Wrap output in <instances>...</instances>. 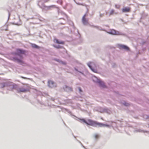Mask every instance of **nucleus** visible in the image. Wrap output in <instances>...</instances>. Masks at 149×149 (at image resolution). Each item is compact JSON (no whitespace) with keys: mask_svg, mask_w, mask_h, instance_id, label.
I'll return each mask as SVG.
<instances>
[{"mask_svg":"<svg viewBox=\"0 0 149 149\" xmlns=\"http://www.w3.org/2000/svg\"><path fill=\"white\" fill-rule=\"evenodd\" d=\"M65 110L68 112L72 116H73L77 118L72 113V112L68 109H65ZM78 120L76 119L77 120L79 121L81 123L82 122L86 124L87 125H90L95 127H109L110 126L109 125L107 124H104L103 123H100L91 119H88L86 120L84 118H77Z\"/></svg>","mask_w":149,"mask_h":149,"instance_id":"1","label":"nucleus"},{"mask_svg":"<svg viewBox=\"0 0 149 149\" xmlns=\"http://www.w3.org/2000/svg\"><path fill=\"white\" fill-rule=\"evenodd\" d=\"M26 51L22 49L18 48L16 50V52L10 53V54L14 56H18L19 58L17 56L10 57V59L14 62H17L21 65H23L24 64V62L23 61V55L25 54Z\"/></svg>","mask_w":149,"mask_h":149,"instance_id":"2","label":"nucleus"},{"mask_svg":"<svg viewBox=\"0 0 149 149\" xmlns=\"http://www.w3.org/2000/svg\"><path fill=\"white\" fill-rule=\"evenodd\" d=\"M38 6L40 8L42 9H45L46 10H50L52 8H56L57 9V11L58 13H61L62 14H64L66 17H67V15L65 13L63 12L60 10L58 7H57L55 5H52L51 6H45V4H42L41 6H40L39 4H38Z\"/></svg>","mask_w":149,"mask_h":149,"instance_id":"3","label":"nucleus"},{"mask_svg":"<svg viewBox=\"0 0 149 149\" xmlns=\"http://www.w3.org/2000/svg\"><path fill=\"white\" fill-rule=\"evenodd\" d=\"M87 65L91 70L94 72L97 73L98 71L97 70L93 68V65H95L94 63L92 62H89L87 63Z\"/></svg>","mask_w":149,"mask_h":149,"instance_id":"4","label":"nucleus"},{"mask_svg":"<svg viewBox=\"0 0 149 149\" xmlns=\"http://www.w3.org/2000/svg\"><path fill=\"white\" fill-rule=\"evenodd\" d=\"M11 86V83L9 82H3L0 83V88L2 89L5 87L9 88Z\"/></svg>","mask_w":149,"mask_h":149,"instance_id":"5","label":"nucleus"},{"mask_svg":"<svg viewBox=\"0 0 149 149\" xmlns=\"http://www.w3.org/2000/svg\"><path fill=\"white\" fill-rule=\"evenodd\" d=\"M117 47L120 49H123L127 51L130 50L129 47L127 45L121 44H118L117 45Z\"/></svg>","mask_w":149,"mask_h":149,"instance_id":"6","label":"nucleus"},{"mask_svg":"<svg viewBox=\"0 0 149 149\" xmlns=\"http://www.w3.org/2000/svg\"><path fill=\"white\" fill-rule=\"evenodd\" d=\"M29 91V90L27 88H20L17 89V92L18 93H26Z\"/></svg>","mask_w":149,"mask_h":149,"instance_id":"7","label":"nucleus"},{"mask_svg":"<svg viewBox=\"0 0 149 149\" xmlns=\"http://www.w3.org/2000/svg\"><path fill=\"white\" fill-rule=\"evenodd\" d=\"M18 86L17 85L15 84H14L13 85L11 84V86L9 88H7V89L8 90L12 91L13 89H16L17 90Z\"/></svg>","mask_w":149,"mask_h":149,"instance_id":"8","label":"nucleus"},{"mask_svg":"<svg viewBox=\"0 0 149 149\" xmlns=\"http://www.w3.org/2000/svg\"><path fill=\"white\" fill-rule=\"evenodd\" d=\"M101 113L106 112L108 114H110L111 112V110L108 108H102L100 111Z\"/></svg>","mask_w":149,"mask_h":149,"instance_id":"9","label":"nucleus"},{"mask_svg":"<svg viewBox=\"0 0 149 149\" xmlns=\"http://www.w3.org/2000/svg\"><path fill=\"white\" fill-rule=\"evenodd\" d=\"M97 84H98L99 86L100 87L102 88H107V86L100 79L99 81H98V82Z\"/></svg>","mask_w":149,"mask_h":149,"instance_id":"10","label":"nucleus"},{"mask_svg":"<svg viewBox=\"0 0 149 149\" xmlns=\"http://www.w3.org/2000/svg\"><path fill=\"white\" fill-rule=\"evenodd\" d=\"M48 86L51 88L54 87L55 84L54 81L52 80H49L48 82Z\"/></svg>","mask_w":149,"mask_h":149,"instance_id":"11","label":"nucleus"},{"mask_svg":"<svg viewBox=\"0 0 149 149\" xmlns=\"http://www.w3.org/2000/svg\"><path fill=\"white\" fill-rule=\"evenodd\" d=\"M63 89L65 91L67 92L70 91H72V89L70 87L67 85H65V86L63 87Z\"/></svg>","mask_w":149,"mask_h":149,"instance_id":"12","label":"nucleus"},{"mask_svg":"<svg viewBox=\"0 0 149 149\" xmlns=\"http://www.w3.org/2000/svg\"><path fill=\"white\" fill-rule=\"evenodd\" d=\"M92 79L93 81L94 82L97 84L100 80V79L98 78L95 76H93L92 77Z\"/></svg>","mask_w":149,"mask_h":149,"instance_id":"13","label":"nucleus"},{"mask_svg":"<svg viewBox=\"0 0 149 149\" xmlns=\"http://www.w3.org/2000/svg\"><path fill=\"white\" fill-rule=\"evenodd\" d=\"M134 132H144V133H148V131L146 130H144L140 129H136L134 131Z\"/></svg>","mask_w":149,"mask_h":149,"instance_id":"14","label":"nucleus"},{"mask_svg":"<svg viewBox=\"0 0 149 149\" xmlns=\"http://www.w3.org/2000/svg\"><path fill=\"white\" fill-rule=\"evenodd\" d=\"M130 10V8L128 7H125L122 9L123 12L126 13L128 12Z\"/></svg>","mask_w":149,"mask_h":149,"instance_id":"15","label":"nucleus"},{"mask_svg":"<svg viewBox=\"0 0 149 149\" xmlns=\"http://www.w3.org/2000/svg\"><path fill=\"white\" fill-rule=\"evenodd\" d=\"M72 134L73 136L74 137L75 139L81 145V146H82V147H83L85 149H87L76 138V136L74 135L73 133H72Z\"/></svg>","mask_w":149,"mask_h":149,"instance_id":"16","label":"nucleus"},{"mask_svg":"<svg viewBox=\"0 0 149 149\" xmlns=\"http://www.w3.org/2000/svg\"><path fill=\"white\" fill-rule=\"evenodd\" d=\"M84 17H83L82 19V22L83 24L84 25L88 23V20L85 18H84Z\"/></svg>","mask_w":149,"mask_h":149,"instance_id":"17","label":"nucleus"},{"mask_svg":"<svg viewBox=\"0 0 149 149\" xmlns=\"http://www.w3.org/2000/svg\"><path fill=\"white\" fill-rule=\"evenodd\" d=\"M116 32H115V35H121L123 36H126V35L125 33H123L119 32L117 31L116 30Z\"/></svg>","mask_w":149,"mask_h":149,"instance_id":"18","label":"nucleus"},{"mask_svg":"<svg viewBox=\"0 0 149 149\" xmlns=\"http://www.w3.org/2000/svg\"><path fill=\"white\" fill-rule=\"evenodd\" d=\"M31 45L32 47H33V48L39 49L40 48V46L36 45L35 44L32 43L31 44Z\"/></svg>","mask_w":149,"mask_h":149,"instance_id":"19","label":"nucleus"},{"mask_svg":"<svg viewBox=\"0 0 149 149\" xmlns=\"http://www.w3.org/2000/svg\"><path fill=\"white\" fill-rule=\"evenodd\" d=\"M53 46L57 49H59L60 48H63V47L60 46L59 45H53Z\"/></svg>","mask_w":149,"mask_h":149,"instance_id":"20","label":"nucleus"},{"mask_svg":"<svg viewBox=\"0 0 149 149\" xmlns=\"http://www.w3.org/2000/svg\"><path fill=\"white\" fill-rule=\"evenodd\" d=\"M116 32V30L114 29H112L110 32V33L112 35H115Z\"/></svg>","mask_w":149,"mask_h":149,"instance_id":"21","label":"nucleus"},{"mask_svg":"<svg viewBox=\"0 0 149 149\" xmlns=\"http://www.w3.org/2000/svg\"><path fill=\"white\" fill-rule=\"evenodd\" d=\"M123 104L126 107H128L130 105V104L129 103L125 101L123 102Z\"/></svg>","mask_w":149,"mask_h":149,"instance_id":"22","label":"nucleus"},{"mask_svg":"<svg viewBox=\"0 0 149 149\" xmlns=\"http://www.w3.org/2000/svg\"><path fill=\"white\" fill-rule=\"evenodd\" d=\"M69 24L71 26L73 27L74 28V23L72 22V21H70L68 22Z\"/></svg>","mask_w":149,"mask_h":149,"instance_id":"23","label":"nucleus"},{"mask_svg":"<svg viewBox=\"0 0 149 149\" xmlns=\"http://www.w3.org/2000/svg\"><path fill=\"white\" fill-rule=\"evenodd\" d=\"M79 92L80 94H81V93L83 92V91L82 89H81V88L80 87H78Z\"/></svg>","mask_w":149,"mask_h":149,"instance_id":"24","label":"nucleus"},{"mask_svg":"<svg viewBox=\"0 0 149 149\" xmlns=\"http://www.w3.org/2000/svg\"><path fill=\"white\" fill-rule=\"evenodd\" d=\"M57 2L58 3L60 4L61 5H62L63 3V1L62 0H58L57 1Z\"/></svg>","mask_w":149,"mask_h":149,"instance_id":"25","label":"nucleus"},{"mask_svg":"<svg viewBox=\"0 0 149 149\" xmlns=\"http://www.w3.org/2000/svg\"><path fill=\"white\" fill-rule=\"evenodd\" d=\"M54 60L56 61H57L59 63H60L61 60H60L56 58H54Z\"/></svg>","mask_w":149,"mask_h":149,"instance_id":"26","label":"nucleus"},{"mask_svg":"<svg viewBox=\"0 0 149 149\" xmlns=\"http://www.w3.org/2000/svg\"><path fill=\"white\" fill-rule=\"evenodd\" d=\"M54 42L57 43L58 44L59 41L58 40V39L56 38H55L54 39Z\"/></svg>","mask_w":149,"mask_h":149,"instance_id":"27","label":"nucleus"},{"mask_svg":"<svg viewBox=\"0 0 149 149\" xmlns=\"http://www.w3.org/2000/svg\"><path fill=\"white\" fill-rule=\"evenodd\" d=\"M114 10L113 9H112L109 15H112L114 13Z\"/></svg>","mask_w":149,"mask_h":149,"instance_id":"28","label":"nucleus"},{"mask_svg":"<svg viewBox=\"0 0 149 149\" xmlns=\"http://www.w3.org/2000/svg\"><path fill=\"white\" fill-rule=\"evenodd\" d=\"M76 3L79 5H81L83 6H86V4L84 3Z\"/></svg>","mask_w":149,"mask_h":149,"instance_id":"29","label":"nucleus"},{"mask_svg":"<svg viewBox=\"0 0 149 149\" xmlns=\"http://www.w3.org/2000/svg\"><path fill=\"white\" fill-rule=\"evenodd\" d=\"M60 63H62L63 65H66V63L65 62L63 61L62 60L61 61Z\"/></svg>","mask_w":149,"mask_h":149,"instance_id":"30","label":"nucleus"},{"mask_svg":"<svg viewBox=\"0 0 149 149\" xmlns=\"http://www.w3.org/2000/svg\"><path fill=\"white\" fill-rule=\"evenodd\" d=\"M99 137V135L97 134H95L94 135V137L95 139H97Z\"/></svg>","mask_w":149,"mask_h":149,"instance_id":"31","label":"nucleus"},{"mask_svg":"<svg viewBox=\"0 0 149 149\" xmlns=\"http://www.w3.org/2000/svg\"><path fill=\"white\" fill-rule=\"evenodd\" d=\"M91 26L95 28H96L97 29L98 28V26H96L92 25Z\"/></svg>","mask_w":149,"mask_h":149,"instance_id":"32","label":"nucleus"},{"mask_svg":"<svg viewBox=\"0 0 149 149\" xmlns=\"http://www.w3.org/2000/svg\"><path fill=\"white\" fill-rule=\"evenodd\" d=\"M64 43V42L63 41H60L59 42L58 44H63Z\"/></svg>","mask_w":149,"mask_h":149,"instance_id":"33","label":"nucleus"},{"mask_svg":"<svg viewBox=\"0 0 149 149\" xmlns=\"http://www.w3.org/2000/svg\"><path fill=\"white\" fill-rule=\"evenodd\" d=\"M8 20L10 18V14L9 12V11L8 10Z\"/></svg>","mask_w":149,"mask_h":149,"instance_id":"34","label":"nucleus"},{"mask_svg":"<svg viewBox=\"0 0 149 149\" xmlns=\"http://www.w3.org/2000/svg\"><path fill=\"white\" fill-rule=\"evenodd\" d=\"M79 72L82 75H83L84 76L85 75L84 74L83 72H82L80 71H79Z\"/></svg>","mask_w":149,"mask_h":149,"instance_id":"35","label":"nucleus"},{"mask_svg":"<svg viewBox=\"0 0 149 149\" xmlns=\"http://www.w3.org/2000/svg\"><path fill=\"white\" fill-rule=\"evenodd\" d=\"M74 70L76 71L77 72H79V71L78 69H77L75 67H74Z\"/></svg>","mask_w":149,"mask_h":149,"instance_id":"36","label":"nucleus"},{"mask_svg":"<svg viewBox=\"0 0 149 149\" xmlns=\"http://www.w3.org/2000/svg\"><path fill=\"white\" fill-rule=\"evenodd\" d=\"M103 14H100V17H102L103 15Z\"/></svg>","mask_w":149,"mask_h":149,"instance_id":"37","label":"nucleus"},{"mask_svg":"<svg viewBox=\"0 0 149 149\" xmlns=\"http://www.w3.org/2000/svg\"><path fill=\"white\" fill-rule=\"evenodd\" d=\"M12 24H16V25H19V24L17 23L16 24H15L14 22H13V23H12Z\"/></svg>","mask_w":149,"mask_h":149,"instance_id":"38","label":"nucleus"},{"mask_svg":"<svg viewBox=\"0 0 149 149\" xmlns=\"http://www.w3.org/2000/svg\"><path fill=\"white\" fill-rule=\"evenodd\" d=\"M116 64L115 63H113L112 65V67H114L115 66Z\"/></svg>","mask_w":149,"mask_h":149,"instance_id":"39","label":"nucleus"},{"mask_svg":"<svg viewBox=\"0 0 149 149\" xmlns=\"http://www.w3.org/2000/svg\"><path fill=\"white\" fill-rule=\"evenodd\" d=\"M51 100H52V101H54L55 99L54 98L52 97L51 98Z\"/></svg>","mask_w":149,"mask_h":149,"instance_id":"40","label":"nucleus"},{"mask_svg":"<svg viewBox=\"0 0 149 149\" xmlns=\"http://www.w3.org/2000/svg\"><path fill=\"white\" fill-rule=\"evenodd\" d=\"M86 13H85V14L84 15L83 17H84V18H85V17L86 16Z\"/></svg>","mask_w":149,"mask_h":149,"instance_id":"41","label":"nucleus"},{"mask_svg":"<svg viewBox=\"0 0 149 149\" xmlns=\"http://www.w3.org/2000/svg\"><path fill=\"white\" fill-rule=\"evenodd\" d=\"M146 116V119L149 118V116Z\"/></svg>","mask_w":149,"mask_h":149,"instance_id":"42","label":"nucleus"},{"mask_svg":"<svg viewBox=\"0 0 149 149\" xmlns=\"http://www.w3.org/2000/svg\"><path fill=\"white\" fill-rule=\"evenodd\" d=\"M63 8L65 9H66V6L63 7Z\"/></svg>","mask_w":149,"mask_h":149,"instance_id":"43","label":"nucleus"},{"mask_svg":"<svg viewBox=\"0 0 149 149\" xmlns=\"http://www.w3.org/2000/svg\"><path fill=\"white\" fill-rule=\"evenodd\" d=\"M49 0H46L45 1V2H47V1H49Z\"/></svg>","mask_w":149,"mask_h":149,"instance_id":"44","label":"nucleus"},{"mask_svg":"<svg viewBox=\"0 0 149 149\" xmlns=\"http://www.w3.org/2000/svg\"><path fill=\"white\" fill-rule=\"evenodd\" d=\"M60 24H62V25H63V24H63V23H62V22H61L60 23Z\"/></svg>","mask_w":149,"mask_h":149,"instance_id":"45","label":"nucleus"},{"mask_svg":"<svg viewBox=\"0 0 149 149\" xmlns=\"http://www.w3.org/2000/svg\"><path fill=\"white\" fill-rule=\"evenodd\" d=\"M88 9H87V10L86 12V13H88Z\"/></svg>","mask_w":149,"mask_h":149,"instance_id":"46","label":"nucleus"},{"mask_svg":"<svg viewBox=\"0 0 149 149\" xmlns=\"http://www.w3.org/2000/svg\"><path fill=\"white\" fill-rule=\"evenodd\" d=\"M22 78H23V79H26V78L25 77H22Z\"/></svg>","mask_w":149,"mask_h":149,"instance_id":"47","label":"nucleus"},{"mask_svg":"<svg viewBox=\"0 0 149 149\" xmlns=\"http://www.w3.org/2000/svg\"><path fill=\"white\" fill-rule=\"evenodd\" d=\"M1 93H2L3 94H4V92L3 91H1Z\"/></svg>","mask_w":149,"mask_h":149,"instance_id":"48","label":"nucleus"},{"mask_svg":"<svg viewBox=\"0 0 149 149\" xmlns=\"http://www.w3.org/2000/svg\"><path fill=\"white\" fill-rule=\"evenodd\" d=\"M64 124L65 125V126H66V124H65V123L64 122Z\"/></svg>","mask_w":149,"mask_h":149,"instance_id":"49","label":"nucleus"},{"mask_svg":"<svg viewBox=\"0 0 149 149\" xmlns=\"http://www.w3.org/2000/svg\"><path fill=\"white\" fill-rule=\"evenodd\" d=\"M78 34H79V32H78Z\"/></svg>","mask_w":149,"mask_h":149,"instance_id":"50","label":"nucleus"},{"mask_svg":"<svg viewBox=\"0 0 149 149\" xmlns=\"http://www.w3.org/2000/svg\"><path fill=\"white\" fill-rule=\"evenodd\" d=\"M7 30V29H6V30Z\"/></svg>","mask_w":149,"mask_h":149,"instance_id":"51","label":"nucleus"}]
</instances>
